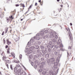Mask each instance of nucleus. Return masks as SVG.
Here are the masks:
<instances>
[{
  "label": "nucleus",
  "mask_w": 75,
  "mask_h": 75,
  "mask_svg": "<svg viewBox=\"0 0 75 75\" xmlns=\"http://www.w3.org/2000/svg\"><path fill=\"white\" fill-rule=\"evenodd\" d=\"M55 48H58V46L57 45H55L54 46V47L53 48V49H54Z\"/></svg>",
  "instance_id": "nucleus-29"
},
{
  "label": "nucleus",
  "mask_w": 75,
  "mask_h": 75,
  "mask_svg": "<svg viewBox=\"0 0 75 75\" xmlns=\"http://www.w3.org/2000/svg\"><path fill=\"white\" fill-rule=\"evenodd\" d=\"M71 48H72V47L69 46L68 47V49L69 50H71Z\"/></svg>",
  "instance_id": "nucleus-32"
},
{
  "label": "nucleus",
  "mask_w": 75,
  "mask_h": 75,
  "mask_svg": "<svg viewBox=\"0 0 75 75\" xmlns=\"http://www.w3.org/2000/svg\"><path fill=\"white\" fill-rule=\"evenodd\" d=\"M7 53L8 54H9L10 53V50H7Z\"/></svg>",
  "instance_id": "nucleus-43"
},
{
  "label": "nucleus",
  "mask_w": 75,
  "mask_h": 75,
  "mask_svg": "<svg viewBox=\"0 0 75 75\" xmlns=\"http://www.w3.org/2000/svg\"><path fill=\"white\" fill-rule=\"evenodd\" d=\"M33 44L34 45H37V43H36V42H33Z\"/></svg>",
  "instance_id": "nucleus-23"
},
{
  "label": "nucleus",
  "mask_w": 75,
  "mask_h": 75,
  "mask_svg": "<svg viewBox=\"0 0 75 75\" xmlns=\"http://www.w3.org/2000/svg\"><path fill=\"white\" fill-rule=\"evenodd\" d=\"M49 37V35H46L45 36L44 38H48Z\"/></svg>",
  "instance_id": "nucleus-21"
},
{
  "label": "nucleus",
  "mask_w": 75,
  "mask_h": 75,
  "mask_svg": "<svg viewBox=\"0 0 75 75\" xmlns=\"http://www.w3.org/2000/svg\"><path fill=\"white\" fill-rule=\"evenodd\" d=\"M50 37H51V39L52 41L53 42H57L58 45H59L60 47H62L63 45L62 44V41L61 39H59L58 40V41H57V39L58 38V36L56 35V33L54 31L50 30Z\"/></svg>",
  "instance_id": "nucleus-1"
},
{
  "label": "nucleus",
  "mask_w": 75,
  "mask_h": 75,
  "mask_svg": "<svg viewBox=\"0 0 75 75\" xmlns=\"http://www.w3.org/2000/svg\"><path fill=\"white\" fill-rule=\"evenodd\" d=\"M48 51H50V49H48Z\"/></svg>",
  "instance_id": "nucleus-62"
},
{
  "label": "nucleus",
  "mask_w": 75,
  "mask_h": 75,
  "mask_svg": "<svg viewBox=\"0 0 75 75\" xmlns=\"http://www.w3.org/2000/svg\"><path fill=\"white\" fill-rule=\"evenodd\" d=\"M47 62L49 66H50L51 64H54L55 62V59L54 57H52L49 59L47 60Z\"/></svg>",
  "instance_id": "nucleus-2"
},
{
  "label": "nucleus",
  "mask_w": 75,
  "mask_h": 75,
  "mask_svg": "<svg viewBox=\"0 0 75 75\" xmlns=\"http://www.w3.org/2000/svg\"><path fill=\"white\" fill-rule=\"evenodd\" d=\"M3 42L4 44H6V40H5V39L4 38L3 40Z\"/></svg>",
  "instance_id": "nucleus-27"
},
{
  "label": "nucleus",
  "mask_w": 75,
  "mask_h": 75,
  "mask_svg": "<svg viewBox=\"0 0 75 75\" xmlns=\"http://www.w3.org/2000/svg\"><path fill=\"white\" fill-rule=\"evenodd\" d=\"M34 68H37V65H34Z\"/></svg>",
  "instance_id": "nucleus-40"
},
{
  "label": "nucleus",
  "mask_w": 75,
  "mask_h": 75,
  "mask_svg": "<svg viewBox=\"0 0 75 75\" xmlns=\"http://www.w3.org/2000/svg\"><path fill=\"white\" fill-rule=\"evenodd\" d=\"M38 44H41V42H38Z\"/></svg>",
  "instance_id": "nucleus-54"
},
{
  "label": "nucleus",
  "mask_w": 75,
  "mask_h": 75,
  "mask_svg": "<svg viewBox=\"0 0 75 75\" xmlns=\"http://www.w3.org/2000/svg\"><path fill=\"white\" fill-rule=\"evenodd\" d=\"M57 1L59 2V0H57Z\"/></svg>",
  "instance_id": "nucleus-63"
},
{
  "label": "nucleus",
  "mask_w": 75,
  "mask_h": 75,
  "mask_svg": "<svg viewBox=\"0 0 75 75\" xmlns=\"http://www.w3.org/2000/svg\"><path fill=\"white\" fill-rule=\"evenodd\" d=\"M6 42H7V44L8 45H10V44H11V42L9 41L8 40H6Z\"/></svg>",
  "instance_id": "nucleus-14"
},
{
  "label": "nucleus",
  "mask_w": 75,
  "mask_h": 75,
  "mask_svg": "<svg viewBox=\"0 0 75 75\" xmlns=\"http://www.w3.org/2000/svg\"><path fill=\"white\" fill-rule=\"evenodd\" d=\"M40 33H38L36 35V36L34 37V39H36V40H40L39 36H40Z\"/></svg>",
  "instance_id": "nucleus-7"
},
{
  "label": "nucleus",
  "mask_w": 75,
  "mask_h": 75,
  "mask_svg": "<svg viewBox=\"0 0 75 75\" xmlns=\"http://www.w3.org/2000/svg\"><path fill=\"white\" fill-rule=\"evenodd\" d=\"M70 25L72 26V24L71 23H70Z\"/></svg>",
  "instance_id": "nucleus-51"
},
{
  "label": "nucleus",
  "mask_w": 75,
  "mask_h": 75,
  "mask_svg": "<svg viewBox=\"0 0 75 75\" xmlns=\"http://www.w3.org/2000/svg\"><path fill=\"white\" fill-rule=\"evenodd\" d=\"M57 62H59V60H58V59H56V62H54V66H57V65H58V63H57Z\"/></svg>",
  "instance_id": "nucleus-12"
},
{
  "label": "nucleus",
  "mask_w": 75,
  "mask_h": 75,
  "mask_svg": "<svg viewBox=\"0 0 75 75\" xmlns=\"http://www.w3.org/2000/svg\"><path fill=\"white\" fill-rule=\"evenodd\" d=\"M4 32L3 31V32H2V35H4Z\"/></svg>",
  "instance_id": "nucleus-46"
},
{
  "label": "nucleus",
  "mask_w": 75,
  "mask_h": 75,
  "mask_svg": "<svg viewBox=\"0 0 75 75\" xmlns=\"http://www.w3.org/2000/svg\"><path fill=\"white\" fill-rule=\"evenodd\" d=\"M62 10V8H60V9H59V11H61V10Z\"/></svg>",
  "instance_id": "nucleus-45"
},
{
  "label": "nucleus",
  "mask_w": 75,
  "mask_h": 75,
  "mask_svg": "<svg viewBox=\"0 0 75 75\" xmlns=\"http://www.w3.org/2000/svg\"><path fill=\"white\" fill-rule=\"evenodd\" d=\"M14 72H15V74H17V67H15L14 68Z\"/></svg>",
  "instance_id": "nucleus-13"
},
{
  "label": "nucleus",
  "mask_w": 75,
  "mask_h": 75,
  "mask_svg": "<svg viewBox=\"0 0 75 75\" xmlns=\"http://www.w3.org/2000/svg\"><path fill=\"white\" fill-rule=\"evenodd\" d=\"M54 54L55 55H57L58 54V52H54Z\"/></svg>",
  "instance_id": "nucleus-26"
},
{
  "label": "nucleus",
  "mask_w": 75,
  "mask_h": 75,
  "mask_svg": "<svg viewBox=\"0 0 75 75\" xmlns=\"http://www.w3.org/2000/svg\"><path fill=\"white\" fill-rule=\"evenodd\" d=\"M67 57H68V56L69 55V53H68V52H67Z\"/></svg>",
  "instance_id": "nucleus-55"
},
{
  "label": "nucleus",
  "mask_w": 75,
  "mask_h": 75,
  "mask_svg": "<svg viewBox=\"0 0 75 75\" xmlns=\"http://www.w3.org/2000/svg\"><path fill=\"white\" fill-rule=\"evenodd\" d=\"M0 74H1V72L0 71Z\"/></svg>",
  "instance_id": "nucleus-64"
},
{
  "label": "nucleus",
  "mask_w": 75,
  "mask_h": 75,
  "mask_svg": "<svg viewBox=\"0 0 75 75\" xmlns=\"http://www.w3.org/2000/svg\"><path fill=\"white\" fill-rule=\"evenodd\" d=\"M18 39H19V38H18L17 37V35H15L14 36V40H15V41L16 42H17V41H18Z\"/></svg>",
  "instance_id": "nucleus-11"
},
{
  "label": "nucleus",
  "mask_w": 75,
  "mask_h": 75,
  "mask_svg": "<svg viewBox=\"0 0 75 75\" xmlns=\"http://www.w3.org/2000/svg\"><path fill=\"white\" fill-rule=\"evenodd\" d=\"M37 3H35V6H37Z\"/></svg>",
  "instance_id": "nucleus-53"
},
{
  "label": "nucleus",
  "mask_w": 75,
  "mask_h": 75,
  "mask_svg": "<svg viewBox=\"0 0 75 75\" xmlns=\"http://www.w3.org/2000/svg\"><path fill=\"white\" fill-rule=\"evenodd\" d=\"M5 48L6 49L7 48H8V45H6L5 47Z\"/></svg>",
  "instance_id": "nucleus-47"
},
{
  "label": "nucleus",
  "mask_w": 75,
  "mask_h": 75,
  "mask_svg": "<svg viewBox=\"0 0 75 75\" xmlns=\"http://www.w3.org/2000/svg\"><path fill=\"white\" fill-rule=\"evenodd\" d=\"M9 18H10L11 19H13V16H10Z\"/></svg>",
  "instance_id": "nucleus-34"
},
{
  "label": "nucleus",
  "mask_w": 75,
  "mask_h": 75,
  "mask_svg": "<svg viewBox=\"0 0 75 75\" xmlns=\"http://www.w3.org/2000/svg\"><path fill=\"white\" fill-rule=\"evenodd\" d=\"M16 7H18V6H19V5H18V4H16Z\"/></svg>",
  "instance_id": "nucleus-48"
},
{
  "label": "nucleus",
  "mask_w": 75,
  "mask_h": 75,
  "mask_svg": "<svg viewBox=\"0 0 75 75\" xmlns=\"http://www.w3.org/2000/svg\"><path fill=\"white\" fill-rule=\"evenodd\" d=\"M27 13H28V11H27L25 12V13L24 14H27Z\"/></svg>",
  "instance_id": "nucleus-57"
},
{
  "label": "nucleus",
  "mask_w": 75,
  "mask_h": 75,
  "mask_svg": "<svg viewBox=\"0 0 75 75\" xmlns=\"http://www.w3.org/2000/svg\"><path fill=\"white\" fill-rule=\"evenodd\" d=\"M35 57L37 58H38V57H39V55H35Z\"/></svg>",
  "instance_id": "nucleus-41"
},
{
  "label": "nucleus",
  "mask_w": 75,
  "mask_h": 75,
  "mask_svg": "<svg viewBox=\"0 0 75 75\" xmlns=\"http://www.w3.org/2000/svg\"><path fill=\"white\" fill-rule=\"evenodd\" d=\"M11 54L13 58H15V54L14 53V52H12L11 53Z\"/></svg>",
  "instance_id": "nucleus-15"
},
{
  "label": "nucleus",
  "mask_w": 75,
  "mask_h": 75,
  "mask_svg": "<svg viewBox=\"0 0 75 75\" xmlns=\"http://www.w3.org/2000/svg\"><path fill=\"white\" fill-rule=\"evenodd\" d=\"M46 64L45 62H42L41 63V65H40V68H42L44 67V66Z\"/></svg>",
  "instance_id": "nucleus-9"
},
{
  "label": "nucleus",
  "mask_w": 75,
  "mask_h": 75,
  "mask_svg": "<svg viewBox=\"0 0 75 75\" xmlns=\"http://www.w3.org/2000/svg\"><path fill=\"white\" fill-rule=\"evenodd\" d=\"M42 53H43V54H45V51H44V50H42Z\"/></svg>",
  "instance_id": "nucleus-33"
},
{
  "label": "nucleus",
  "mask_w": 75,
  "mask_h": 75,
  "mask_svg": "<svg viewBox=\"0 0 75 75\" xmlns=\"http://www.w3.org/2000/svg\"><path fill=\"white\" fill-rule=\"evenodd\" d=\"M54 46V45H52V44H50V45L49 46L51 48H52Z\"/></svg>",
  "instance_id": "nucleus-19"
},
{
  "label": "nucleus",
  "mask_w": 75,
  "mask_h": 75,
  "mask_svg": "<svg viewBox=\"0 0 75 75\" xmlns=\"http://www.w3.org/2000/svg\"><path fill=\"white\" fill-rule=\"evenodd\" d=\"M35 49L37 50L36 53H39V52H40V50H39V48L40 46L37 45H35Z\"/></svg>",
  "instance_id": "nucleus-6"
},
{
  "label": "nucleus",
  "mask_w": 75,
  "mask_h": 75,
  "mask_svg": "<svg viewBox=\"0 0 75 75\" xmlns=\"http://www.w3.org/2000/svg\"><path fill=\"white\" fill-rule=\"evenodd\" d=\"M3 59H4H4H6V57H5V56H4L3 57Z\"/></svg>",
  "instance_id": "nucleus-35"
},
{
  "label": "nucleus",
  "mask_w": 75,
  "mask_h": 75,
  "mask_svg": "<svg viewBox=\"0 0 75 75\" xmlns=\"http://www.w3.org/2000/svg\"><path fill=\"white\" fill-rule=\"evenodd\" d=\"M29 57L30 59H32L33 58V56L32 55H30Z\"/></svg>",
  "instance_id": "nucleus-31"
},
{
  "label": "nucleus",
  "mask_w": 75,
  "mask_h": 75,
  "mask_svg": "<svg viewBox=\"0 0 75 75\" xmlns=\"http://www.w3.org/2000/svg\"><path fill=\"white\" fill-rule=\"evenodd\" d=\"M1 55L2 56H3L4 55V52H3L1 54Z\"/></svg>",
  "instance_id": "nucleus-38"
},
{
  "label": "nucleus",
  "mask_w": 75,
  "mask_h": 75,
  "mask_svg": "<svg viewBox=\"0 0 75 75\" xmlns=\"http://www.w3.org/2000/svg\"><path fill=\"white\" fill-rule=\"evenodd\" d=\"M42 74L44 75H55V71H53L52 72L49 71V72L43 71Z\"/></svg>",
  "instance_id": "nucleus-3"
},
{
  "label": "nucleus",
  "mask_w": 75,
  "mask_h": 75,
  "mask_svg": "<svg viewBox=\"0 0 75 75\" xmlns=\"http://www.w3.org/2000/svg\"><path fill=\"white\" fill-rule=\"evenodd\" d=\"M31 44V41H30L28 43L27 45H29Z\"/></svg>",
  "instance_id": "nucleus-25"
},
{
  "label": "nucleus",
  "mask_w": 75,
  "mask_h": 75,
  "mask_svg": "<svg viewBox=\"0 0 75 75\" xmlns=\"http://www.w3.org/2000/svg\"><path fill=\"white\" fill-rule=\"evenodd\" d=\"M7 23H8V22L9 21V19H7Z\"/></svg>",
  "instance_id": "nucleus-49"
},
{
  "label": "nucleus",
  "mask_w": 75,
  "mask_h": 75,
  "mask_svg": "<svg viewBox=\"0 0 75 75\" xmlns=\"http://www.w3.org/2000/svg\"><path fill=\"white\" fill-rule=\"evenodd\" d=\"M48 33V30L44 29L40 32V34L41 35H43L44 34V33L47 34Z\"/></svg>",
  "instance_id": "nucleus-4"
},
{
  "label": "nucleus",
  "mask_w": 75,
  "mask_h": 75,
  "mask_svg": "<svg viewBox=\"0 0 75 75\" xmlns=\"http://www.w3.org/2000/svg\"><path fill=\"white\" fill-rule=\"evenodd\" d=\"M19 73L20 74V75L17 73L15 75H26V73H25V74H24V73L23 72L21 71H20L19 72Z\"/></svg>",
  "instance_id": "nucleus-10"
},
{
  "label": "nucleus",
  "mask_w": 75,
  "mask_h": 75,
  "mask_svg": "<svg viewBox=\"0 0 75 75\" xmlns=\"http://www.w3.org/2000/svg\"><path fill=\"white\" fill-rule=\"evenodd\" d=\"M42 69H40L39 70V72H42Z\"/></svg>",
  "instance_id": "nucleus-42"
},
{
  "label": "nucleus",
  "mask_w": 75,
  "mask_h": 75,
  "mask_svg": "<svg viewBox=\"0 0 75 75\" xmlns=\"http://www.w3.org/2000/svg\"><path fill=\"white\" fill-rule=\"evenodd\" d=\"M23 68L24 69H25V70H26V68H25V67H24V66H23Z\"/></svg>",
  "instance_id": "nucleus-50"
},
{
  "label": "nucleus",
  "mask_w": 75,
  "mask_h": 75,
  "mask_svg": "<svg viewBox=\"0 0 75 75\" xmlns=\"http://www.w3.org/2000/svg\"><path fill=\"white\" fill-rule=\"evenodd\" d=\"M31 6L30 5V7L29 8H31Z\"/></svg>",
  "instance_id": "nucleus-52"
},
{
  "label": "nucleus",
  "mask_w": 75,
  "mask_h": 75,
  "mask_svg": "<svg viewBox=\"0 0 75 75\" xmlns=\"http://www.w3.org/2000/svg\"><path fill=\"white\" fill-rule=\"evenodd\" d=\"M7 31H8V29H5V33H6L7 32Z\"/></svg>",
  "instance_id": "nucleus-39"
},
{
  "label": "nucleus",
  "mask_w": 75,
  "mask_h": 75,
  "mask_svg": "<svg viewBox=\"0 0 75 75\" xmlns=\"http://www.w3.org/2000/svg\"><path fill=\"white\" fill-rule=\"evenodd\" d=\"M23 19H21V21H23Z\"/></svg>",
  "instance_id": "nucleus-60"
},
{
  "label": "nucleus",
  "mask_w": 75,
  "mask_h": 75,
  "mask_svg": "<svg viewBox=\"0 0 75 75\" xmlns=\"http://www.w3.org/2000/svg\"><path fill=\"white\" fill-rule=\"evenodd\" d=\"M5 62H6V63H8V64L10 63L11 62L10 61L8 60H6L5 61Z\"/></svg>",
  "instance_id": "nucleus-16"
},
{
  "label": "nucleus",
  "mask_w": 75,
  "mask_h": 75,
  "mask_svg": "<svg viewBox=\"0 0 75 75\" xmlns=\"http://www.w3.org/2000/svg\"><path fill=\"white\" fill-rule=\"evenodd\" d=\"M22 6L23 7H25V6H24V5H23Z\"/></svg>",
  "instance_id": "nucleus-59"
},
{
  "label": "nucleus",
  "mask_w": 75,
  "mask_h": 75,
  "mask_svg": "<svg viewBox=\"0 0 75 75\" xmlns=\"http://www.w3.org/2000/svg\"><path fill=\"white\" fill-rule=\"evenodd\" d=\"M10 50V47H9L8 49V50Z\"/></svg>",
  "instance_id": "nucleus-61"
},
{
  "label": "nucleus",
  "mask_w": 75,
  "mask_h": 75,
  "mask_svg": "<svg viewBox=\"0 0 75 75\" xmlns=\"http://www.w3.org/2000/svg\"><path fill=\"white\" fill-rule=\"evenodd\" d=\"M31 64L32 65V66H34V63L33 62H31Z\"/></svg>",
  "instance_id": "nucleus-44"
},
{
  "label": "nucleus",
  "mask_w": 75,
  "mask_h": 75,
  "mask_svg": "<svg viewBox=\"0 0 75 75\" xmlns=\"http://www.w3.org/2000/svg\"><path fill=\"white\" fill-rule=\"evenodd\" d=\"M12 62L14 63H16V64H18L19 63V62L15 60H13Z\"/></svg>",
  "instance_id": "nucleus-18"
},
{
  "label": "nucleus",
  "mask_w": 75,
  "mask_h": 75,
  "mask_svg": "<svg viewBox=\"0 0 75 75\" xmlns=\"http://www.w3.org/2000/svg\"><path fill=\"white\" fill-rule=\"evenodd\" d=\"M22 54L20 55L19 57H20V59H21V58H22Z\"/></svg>",
  "instance_id": "nucleus-30"
},
{
  "label": "nucleus",
  "mask_w": 75,
  "mask_h": 75,
  "mask_svg": "<svg viewBox=\"0 0 75 75\" xmlns=\"http://www.w3.org/2000/svg\"><path fill=\"white\" fill-rule=\"evenodd\" d=\"M20 67V66L19 64H17L16 65V68H19Z\"/></svg>",
  "instance_id": "nucleus-22"
},
{
  "label": "nucleus",
  "mask_w": 75,
  "mask_h": 75,
  "mask_svg": "<svg viewBox=\"0 0 75 75\" xmlns=\"http://www.w3.org/2000/svg\"><path fill=\"white\" fill-rule=\"evenodd\" d=\"M6 65L7 66V68H8V64L6 63Z\"/></svg>",
  "instance_id": "nucleus-36"
},
{
  "label": "nucleus",
  "mask_w": 75,
  "mask_h": 75,
  "mask_svg": "<svg viewBox=\"0 0 75 75\" xmlns=\"http://www.w3.org/2000/svg\"><path fill=\"white\" fill-rule=\"evenodd\" d=\"M45 57L46 58H49V54H47L45 55Z\"/></svg>",
  "instance_id": "nucleus-20"
},
{
  "label": "nucleus",
  "mask_w": 75,
  "mask_h": 75,
  "mask_svg": "<svg viewBox=\"0 0 75 75\" xmlns=\"http://www.w3.org/2000/svg\"><path fill=\"white\" fill-rule=\"evenodd\" d=\"M11 31H12V30H10V33H11Z\"/></svg>",
  "instance_id": "nucleus-58"
},
{
  "label": "nucleus",
  "mask_w": 75,
  "mask_h": 75,
  "mask_svg": "<svg viewBox=\"0 0 75 75\" xmlns=\"http://www.w3.org/2000/svg\"><path fill=\"white\" fill-rule=\"evenodd\" d=\"M35 47L34 46L31 47H30V51H29V52L30 53H31V52L33 51V50H34V49H35Z\"/></svg>",
  "instance_id": "nucleus-8"
},
{
  "label": "nucleus",
  "mask_w": 75,
  "mask_h": 75,
  "mask_svg": "<svg viewBox=\"0 0 75 75\" xmlns=\"http://www.w3.org/2000/svg\"><path fill=\"white\" fill-rule=\"evenodd\" d=\"M44 58H41V61H44Z\"/></svg>",
  "instance_id": "nucleus-37"
},
{
  "label": "nucleus",
  "mask_w": 75,
  "mask_h": 75,
  "mask_svg": "<svg viewBox=\"0 0 75 75\" xmlns=\"http://www.w3.org/2000/svg\"><path fill=\"white\" fill-rule=\"evenodd\" d=\"M41 0H39L38 1V2H39L40 3H41Z\"/></svg>",
  "instance_id": "nucleus-56"
},
{
  "label": "nucleus",
  "mask_w": 75,
  "mask_h": 75,
  "mask_svg": "<svg viewBox=\"0 0 75 75\" xmlns=\"http://www.w3.org/2000/svg\"><path fill=\"white\" fill-rule=\"evenodd\" d=\"M30 51V50H28V49H25V52H28L29 53V54H30V53L29 52V51Z\"/></svg>",
  "instance_id": "nucleus-17"
},
{
  "label": "nucleus",
  "mask_w": 75,
  "mask_h": 75,
  "mask_svg": "<svg viewBox=\"0 0 75 75\" xmlns=\"http://www.w3.org/2000/svg\"><path fill=\"white\" fill-rule=\"evenodd\" d=\"M40 48H41V49H44V47L42 45L40 46Z\"/></svg>",
  "instance_id": "nucleus-28"
},
{
  "label": "nucleus",
  "mask_w": 75,
  "mask_h": 75,
  "mask_svg": "<svg viewBox=\"0 0 75 75\" xmlns=\"http://www.w3.org/2000/svg\"><path fill=\"white\" fill-rule=\"evenodd\" d=\"M67 31L68 32V33L69 34V37L70 38V39H71V40H72V34L71 33V31H70V29L68 28L67 29Z\"/></svg>",
  "instance_id": "nucleus-5"
},
{
  "label": "nucleus",
  "mask_w": 75,
  "mask_h": 75,
  "mask_svg": "<svg viewBox=\"0 0 75 75\" xmlns=\"http://www.w3.org/2000/svg\"><path fill=\"white\" fill-rule=\"evenodd\" d=\"M10 67L11 68V70H13V66L11 64L10 65Z\"/></svg>",
  "instance_id": "nucleus-24"
}]
</instances>
